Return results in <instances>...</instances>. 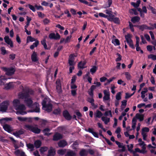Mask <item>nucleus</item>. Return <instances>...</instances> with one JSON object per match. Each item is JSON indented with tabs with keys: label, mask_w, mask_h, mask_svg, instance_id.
<instances>
[{
	"label": "nucleus",
	"mask_w": 156,
	"mask_h": 156,
	"mask_svg": "<svg viewBox=\"0 0 156 156\" xmlns=\"http://www.w3.org/2000/svg\"><path fill=\"white\" fill-rule=\"evenodd\" d=\"M86 64V61H84L83 62L81 61L78 63V68L80 69H83L85 68L84 66Z\"/></svg>",
	"instance_id": "18"
},
{
	"label": "nucleus",
	"mask_w": 156,
	"mask_h": 156,
	"mask_svg": "<svg viewBox=\"0 0 156 156\" xmlns=\"http://www.w3.org/2000/svg\"><path fill=\"white\" fill-rule=\"evenodd\" d=\"M16 40L17 42L19 44H20L21 43V41L20 38L19 37L18 34L16 35Z\"/></svg>",
	"instance_id": "63"
},
{
	"label": "nucleus",
	"mask_w": 156,
	"mask_h": 156,
	"mask_svg": "<svg viewBox=\"0 0 156 156\" xmlns=\"http://www.w3.org/2000/svg\"><path fill=\"white\" fill-rule=\"evenodd\" d=\"M126 76V78L128 80H129L131 79V76L130 73L128 72H125L124 73Z\"/></svg>",
	"instance_id": "41"
},
{
	"label": "nucleus",
	"mask_w": 156,
	"mask_h": 156,
	"mask_svg": "<svg viewBox=\"0 0 156 156\" xmlns=\"http://www.w3.org/2000/svg\"><path fill=\"white\" fill-rule=\"evenodd\" d=\"M115 16L113 15L112 14L108 16V20L112 22V20L115 18Z\"/></svg>",
	"instance_id": "52"
},
{
	"label": "nucleus",
	"mask_w": 156,
	"mask_h": 156,
	"mask_svg": "<svg viewBox=\"0 0 156 156\" xmlns=\"http://www.w3.org/2000/svg\"><path fill=\"white\" fill-rule=\"evenodd\" d=\"M136 44L135 45L136 47H137L139 46V42L140 41V38L138 36L136 37Z\"/></svg>",
	"instance_id": "54"
},
{
	"label": "nucleus",
	"mask_w": 156,
	"mask_h": 156,
	"mask_svg": "<svg viewBox=\"0 0 156 156\" xmlns=\"http://www.w3.org/2000/svg\"><path fill=\"white\" fill-rule=\"evenodd\" d=\"M31 59L33 62H35L38 60L37 57V53L34 51L31 56Z\"/></svg>",
	"instance_id": "15"
},
{
	"label": "nucleus",
	"mask_w": 156,
	"mask_h": 156,
	"mask_svg": "<svg viewBox=\"0 0 156 156\" xmlns=\"http://www.w3.org/2000/svg\"><path fill=\"white\" fill-rule=\"evenodd\" d=\"M48 148L46 147H41L40 149V151L41 154H43L44 152L46 151Z\"/></svg>",
	"instance_id": "31"
},
{
	"label": "nucleus",
	"mask_w": 156,
	"mask_h": 156,
	"mask_svg": "<svg viewBox=\"0 0 156 156\" xmlns=\"http://www.w3.org/2000/svg\"><path fill=\"white\" fill-rule=\"evenodd\" d=\"M110 95L104 96L103 98V101H107L110 99Z\"/></svg>",
	"instance_id": "62"
},
{
	"label": "nucleus",
	"mask_w": 156,
	"mask_h": 156,
	"mask_svg": "<svg viewBox=\"0 0 156 156\" xmlns=\"http://www.w3.org/2000/svg\"><path fill=\"white\" fill-rule=\"evenodd\" d=\"M66 151V149H60L58 151V153L61 155H64Z\"/></svg>",
	"instance_id": "39"
},
{
	"label": "nucleus",
	"mask_w": 156,
	"mask_h": 156,
	"mask_svg": "<svg viewBox=\"0 0 156 156\" xmlns=\"http://www.w3.org/2000/svg\"><path fill=\"white\" fill-rule=\"evenodd\" d=\"M3 127L4 129L9 133H10L13 130L12 127L8 124H5L3 126Z\"/></svg>",
	"instance_id": "13"
},
{
	"label": "nucleus",
	"mask_w": 156,
	"mask_h": 156,
	"mask_svg": "<svg viewBox=\"0 0 156 156\" xmlns=\"http://www.w3.org/2000/svg\"><path fill=\"white\" fill-rule=\"evenodd\" d=\"M17 119L18 120L20 121L23 122L27 120V118L26 117H18L17 118Z\"/></svg>",
	"instance_id": "50"
},
{
	"label": "nucleus",
	"mask_w": 156,
	"mask_h": 156,
	"mask_svg": "<svg viewBox=\"0 0 156 156\" xmlns=\"http://www.w3.org/2000/svg\"><path fill=\"white\" fill-rule=\"evenodd\" d=\"M112 43L115 46L119 45L120 44L119 41L118 39L112 40Z\"/></svg>",
	"instance_id": "32"
},
{
	"label": "nucleus",
	"mask_w": 156,
	"mask_h": 156,
	"mask_svg": "<svg viewBox=\"0 0 156 156\" xmlns=\"http://www.w3.org/2000/svg\"><path fill=\"white\" fill-rule=\"evenodd\" d=\"M116 99L117 100H119L121 99V93L120 92H119L116 94Z\"/></svg>",
	"instance_id": "46"
},
{
	"label": "nucleus",
	"mask_w": 156,
	"mask_h": 156,
	"mask_svg": "<svg viewBox=\"0 0 156 156\" xmlns=\"http://www.w3.org/2000/svg\"><path fill=\"white\" fill-rule=\"evenodd\" d=\"M3 70L6 72L5 74L8 76L12 75L16 71L15 69L12 67L10 68L3 67Z\"/></svg>",
	"instance_id": "5"
},
{
	"label": "nucleus",
	"mask_w": 156,
	"mask_h": 156,
	"mask_svg": "<svg viewBox=\"0 0 156 156\" xmlns=\"http://www.w3.org/2000/svg\"><path fill=\"white\" fill-rule=\"evenodd\" d=\"M62 138V136L61 134L57 133L53 136V140L54 141H58Z\"/></svg>",
	"instance_id": "14"
},
{
	"label": "nucleus",
	"mask_w": 156,
	"mask_h": 156,
	"mask_svg": "<svg viewBox=\"0 0 156 156\" xmlns=\"http://www.w3.org/2000/svg\"><path fill=\"white\" fill-rule=\"evenodd\" d=\"M140 20V18L138 16H135L133 17L131 19V21L133 23H135L136 22H138Z\"/></svg>",
	"instance_id": "20"
},
{
	"label": "nucleus",
	"mask_w": 156,
	"mask_h": 156,
	"mask_svg": "<svg viewBox=\"0 0 156 156\" xmlns=\"http://www.w3.org/2000/svg\"><path fill=\"white\" fill-rule=\"evenodd\" d=\"M42 105L43 108L44 107L46 106L47 104V99L44 98L42 102Z\"/></svg>",
	"instance_id": "47"
},
{
	"label": "nucleus",
	"mask_w": 156,
	"mask_h": 156,
	"mask_svg": "<svg viewBox=\"0 0 156 156\" xmlns=\"http://www.w3.org/2000/svg\"><path fill=\"white\" fill-rule=\"evenodd\" d=\"M148 58H151L154 60H156V55L151 54L148 56Z\"/></svg>",
	"instance_id": "42"
},
{
	"label": "nucleus",
	"mask_w": 156,
	"mask_h": 156,
	"mask_svg": "<svg viewBox=\"0 0 156 156\" xmlns=\"http://www.w3.org/2000/svg\"><path fill=\"white\" fill-rule=\"evenodd\" d=\"M24 128L27 130L31 131L36 134H39L41 132V129L37 127H34L32 125H26L25 126Z\"/></svg>",
	"instance_id": "3"
},
{
	"label": "nucleus",
	"mask_w": 156,
	"mask_h": 156,
	"mask_svg": "<svg viewBox=\"0 0 156 156\" xmlns=\"http://www.w3.org/2000/svg\"><path fill=\"white\" fill-rule=\"evenodd\" d=\"M61 112V110L59 108L54 110L53 113L54 114L56 115L59 114Z\"/></svg>",
	"instance_id": "35"
},
{
	"label": "nucleus",
	"mask_w": 156,
	"mask_h": 156,
	"mask_svg": "<svg viewBox=\"0 0 156 156\" xmlns=\"http://www.w3.org/2000/svg\"><path fill=\"white\" fill-rule=\"evenodd\" d=\"M102 115V113L100 111L98 110L96 111L94 116L95 118H100Z\"/></svg>",
	"instance_id": "30"
},
{
	"label": "nucleus",
	"mask_w": 156,
	"mask_h": 156,
	"mask_svg": "<svg viewBox=\"0 0 156 156\" xmlns=\"http://www.w3.org/2000/svg\"><path fill=\"white\" fill-rule=\"evenodd\" d=\"M50 131V129L48 128H46L44 129L43 130V132L44 134V135L45 136H49L50 135V133H48Z\"/></svg>",
	"instance_id": "24"
},
{
	"label": "nucleus",
	"mask_w": 156,
	"mask_h": 156,
	"mask_svg": "<svg viewBox=\"0 0 156 156\" xmlns=\"http://www.w3.org/2000/svg\"><path fill=\"white\" fill-rule=\"evenodd\" d=\"M36 39L32 37L31 36H28L27 38V42L29 41L33 42L36 41Z\"/></svg>",
	"instance_id": "40"
},
{
	"label": "nucleus",
	"mask_w": 156,
	"mask_h": 156,
	"mask_svg": "<svg viewBox=\"0 0 156 156\" xmlns=\"http://www.w3.org/2000/svg\"><path fill=\"white\" fill-rule=\"evenodd\" d=\"M18 96L20 99H26L30 97L29 92L27 91L24 92H22L19 94Z\"/></svg>",
	"instance_id": "8"
},
{
	"label": "nucleus",
	"mask_w": 156,
	"mask_h": 156,
	"mask_svg": "<svg viewBox=\"0 0 156 156\" xmlns=\"http://www.w3.org/2000/svg\"><path fill=\"white\" fill-rule=\"evenodd\" d=\"M104 115L106 116H108L109 115H110V117H112V115L111 110L106 111L104 113Z\"/></svg>",
	"instance_id": "44"
},
{
	"label": "nucleus",
	"mask_w": 156,
	"mask_h": 156,
	"mask_svg": "<svg viewBox=\"0 0 156 156\" xmlns=\"http://www.w3.org/2000/svg\"><path fill=\"white\" fill-rule=\"evenodd\" d=\"M48 154L47 156H54L55 154V151L54 149L52 147L50 148L49 150L48 151Z\"/></svg>",
	"instance_id": "16"
},
{
	"label": "nucleus",
	"mask_w": 156,
	"mask_h": 156,
	"mask_svg": "<svg viewBox=\"0 0 156 156\" xmlns=\"http://www.w3.org/2000/svg\"><path fill=\"white\" fill-rule=\"evenodd\" d=\"M16 55L14 54H12L9 55V58L12 60H14L15 58Z\"/></svg>",
	"instance_id": "60"
},
{
	"label": "nucleus",
	"mask_w": 156,
	"mask_h": 156,
	"mask_svg": "<svg viewBox=\"0 0 156 156\" xmlns=\"http://www.w3.org/2000/svg\"><path fill=\"white\" fill-rule=\"evenodd\" d=\"M1 50L2 52V54L3 55H5L6 54V50L5 48L4 47H2L1 48Z\"/></svg>",
	"instance_id": "51"
},
{
	"label": "nucleus",
	"mask_w": 156,
	"mask_h": 156,
	"mask_svg": "<svg viewBox=\"0 0 156 156\" xmlns=\"http://www.w3.org/2000/svg\"><path fill=\"white\" fill-rule=\"evenodd\" d=\"M98 69V67L96 66H93L90 69V72L92 74L95 73Z\"/></svg>",
	"instance_id": "28"
},
{
	"label": "nucleus",
	"mask_w": 156,
	"mask_h": 156,
	"mask_svg": "<svg viewBox=\"0 0 156 156\" xmlns=\"http://www.w3.org/2000/svg\"><path fill=\"white\" fill-rule=\"evenodd\" d=\"M48 122L47 121L44 119H41L40 121V125L41 127H44L46 126Z\"/></svg>",
	"instance_id": "22"
},
{
	"label": "nucleus",
	"mask_w": 156,
	"mask_h": 156,
	"mask_svg": "<svg viewBox=\"0 0 156 156\" xmlns=\"http://www.w3.org/2000/svg\"><path fill=\"white\" fill-rule=\"evenodd\" d=\"M101 119L102 121L104 122L105 124H107L109 122L110 119L104 116H103L101 118Z\"/></svg>",
	"instance_id": "29"
},
{
	"label": "nucleus",
	"mask_w": 156,
	"mask_h": 156,
	"mask_svg": "<svg viewBox=\"0 0 156 156\" xmlns=\"http://www.w3.org/2000/svg\"><path fill=\"white\" fill-rule=\"evenodd\" d=\"M34 145L36 148H39L41 145V142L39 140H36L34 142Z\"/></svg>",
	"instance_id": "21"
},
{
	"label": "nucleus",
	"mask_w": 156,
	"mask_h": 156,
	"mask_svg": "<svg viewBox=\"0 0 156 156\" xmlns=\"http://www.w3.org/2000/svg\"><path fill=\"white\" fill-rule=\"evenodd\" d=\"M112 21L113 22L117 24H119L120 23L119 19L117 17H115L112 20Z\"/></svg>",
	"instance_id": "43"
},
{
	"label": "nucleus",
	"mask_w": 156,
	"mask_h": 156,
	"mask_svg": "<svg viewBox=\"0 0 156 156\" xmlns=\"http://www.w3.org/2000/svg\"><path fill=\"white\" fill-rule=\"evenodd\" d=\"M63 115L66 119L70 120L72 119V116L67 110H65L63 112Z\"/></svg>",
	"instance_id": "11"
},
{
	"label": "nucleus",
	"mask_w": 156,
	"mask_h": 156,
	"mask_svg": "<svg viewBox=\"0 0 156 156\" xmlns=\"http://www.w3.org/2000/svg\"><path fill=\"white\" fill-rule=\"evenodd\" d=\"M17 131L20 135L23 134L25 132V130L23 129H21L20 130Z\"/></svg>",
	"instance_id": "59"
},
{
	"label": "nucleus",
	"mask_w": 156,
	"mask_h": 156,
	"mask_svg": "<svg viewBox=\"0 0 156 156\" xmlns=\"http://www.w3.org/2000/svg\"><path fill=\"white\" fill-rule=\"evenodd\" d=\"M0 85H4L6 80H7L8 78L5 76H1L0 77Z\"/></svg>",
	"instance_id": "19"
},
{
	"label": "nucleus",
	"mask_w": 156,
	"mask_h": 156,
	"mask_svg": "<svg viewBox=\"0 0 156 156\" xmlns=\"http://www.w3.org/2000/svg\"><path fill=\"white\" fill-rule=\"evenodd\" d=\"M142 133H145V132H148L149 131V129L148 127H145L142 129Z\"/></svg>",
	"instance_id": "56"
},
{
	"label": "nucleus",
	"mask_w": 156,
	"mask_h": 156,
	"mask_svg": "<svg viewBox=\"0 0 156 156\" xmlns=\"http://www.w3.org/2000/svg\"><path fill=\"white\" fill-rule=\"evenodd\" d=\"M139 30L142 31H144V30H153L154 28L151 27H148L146 24H142L140 25Z\"/></svg>",
	"instance_id": "12"
},
{
	"label": "nucleus",
	"mask_w": 156,
	"mask_h": 156,
	"mask_svg": "<svg viewBox=\"0 0 156 156\" xmlns=\"http://www.w3.org/2000/svg\"><path fill=\"white\" fill-rule=\"evenodd\" d=\"M25 103L27 106L29 108H32V109L30 111L31 112L38 113L40 112V109L39 104L37 102H35L33 104V101L30 98H27L24 100Z\"/></svg>",
	"instance_id": "1"
},
{
	"label": "nucleus",
	"mask_w": 156,
	"mask_h": 156,
	"mask_svg": "<svg viewBox=\"0 0 156 156\" xmlns=\"http://www.w3.org/2000/svg\"><path fill=\"white\" fill-rule=\"evenodd\" d=\"M72 37L71 35L67 36L66 37V39H65V43L69 42Z\"/></svg>",
	"instance_id": "55"
},
{
	"label": "nucleus",
	"mask_w": 156,
	"mask_h": 156,
	"mask_svg": "<svg viewBox=\"0 0 156 156\" xmlns=\"http://www.w3.org/2000/svg\"><path fill=\"white\" fill-rule=\"evenodd\" d=\"M131 36L129 34L125 36L126 40L129 47L132 49H134L135 47L133 44V41L131 38Z\"/></svg>",
	"instance_id": "6"
},
{
	"label": "nucleus",
	"mask_w": 156,
	"mask_h": 156,
	"mask_svg": "<svg viewBox=\"0 0 156 156\" xmlns=\"http://www.w3.org/2000/svg\"><path fill=\"white\" fill-rule=\"evenodd\" d=\"M20 103V101L18 99H15L13 101V106L15 108L17 107Z\"/></svg>",
	"instance_id": "34"
},
{
	"label": "nucleus",
	"mask_w": 156,
	"mask_h": 156,
	"mask_svg": "<svg viewBox=\"0 0 156 156\" xmlns=\"http://www.w3.org/2000/svg\"><path fill=\"white\" fill-rule=\"evenodd\" d=\"M76 153L73 151H68L65 156H75Z\"/></svg>",
	"instance_id": "26"
},
{
	"label": "nucleus",
	"mask_w": 156,
	"mask_h": 156,
	"mask_svg": "<svg viewBox=\"0 0 156 156\" xmlns=\"http://www.w3.org/2000/svg\"><path fill=\"white\" fill-rule=\"evenodd\" d=\"M135 117L136 119H139L140 121H143L144 119V115L138 113H137Z\"/></svg>",
	"instance_id": "23"
},
{
	"label": "nucleus",
	"mask_w": 156,
	"mask_h": 156,
	"mask_svg": "<svg viewBox=\"0 0 156 156\" xmlns=\"http://www.w3.org/2000/svg\"><path fill=\"white\" fill-rule=\"evenodd\" d=\"M77 56L74 54H71L69 55L68 61L69 66H74L75 65V58Z\"/></svg>",
	"instance_id": "7"
},
{
	"label": "nucleus",
	"mask_w": 156,
	"mask_h": 156,
	"mask_svg": "<svg viewBox=\"0 0 156 156\" xmlns=\"http://www.w3.org/2000/svg\"><path fill=\"white\" fill-rule=\"evenodd\" d=\"M15 109L17 110L16 112L17 114H20L23 115L27 114V112L24 111L26 110V108L25 105L23 104L19 105L15 108Z\"/></svg>",
	"instance_id": "2"
},
{
	"label": "nucleus",
	"mask_w": 156,
	"mask_h": 156,
	"mask_svg": "<svg viewBox=\"0 0 156 156\" xmlns=\"http://www.w3.org/2000/svg\"><path fill=\"white\" fill-rule=\"evenodd\" d=\"M49 38L50 39H54L58 40L60 38V36L58 33H56V34L54 33H51L49 34Z\"/></svg>",
	"instance_id": "9"
},
{
	"label": "nucleus",
	"mask_w": 156,
	"mask_h": 156,
	"mask_svg": "<svg viewBox=\"0 0 156 156\" xmlns=\"http://www.w3.org/2000/svg\"><path fill=\"white\" fill-rule=\"evenodd\" d=\"M37 13L38 16L39 17H41L42 18H43L44 17V14H42L41 12H37Z\"/></svg>",
	"instance_id": "61"
},
{
	"label": "nucleus",
	"mask_w": 156,
	"mask_h": 156,
	"mask_svg": "<svg viewBox=\"0 0 156 156\" xmlns=\"http://www.w3.org/2000/svg\"><path fill=\"white\" fill-rule=\"evenodd\" d=\"M25 6L26 7H28L29 9L31 10L33 12H35L36 11V10L35 9V5L34 6L30 4H28L26 5Z\"/></svg>",
	"instance_id": "37"
},
{
	"label": "nucleus",
	"mask_w": 156,
	"mask_h": 156,
	"mask_svg": "<svg viewBox=\"0 0 156 156\" xmlns=\"http://www.w3.org/2000/svg\"><path fill=\"white\" fill-rule=\"evenodd\" d=\"M131 11H132L133 12L135 15H136L138 14V13L136 10L134 9H132L130 10V12L131 13H133V12H131Z\"/></svg>",
	"instance_id": "57"
},
{
	"label": "nucleus",
	"mask_w": 156,
	"mask_h": 156,
	"mask_svg": "<svg viewBox=\"0 0 156 156\" xmlns=\"http://www.w3.org/2000/svg\"><path fill=\"white\" fill-rule=\"evenodd\" d=\"M56 89L58 93H60L62 92L61 86L56 85Z\"/></svg>",
	"instance_id": "53"
},
{
	"label": "nucleus",
	"mask_w": 156,
	"mask_h": 156,
	"mask_svg": "<svg viewBox=\"0 0 156 156\" xmlns=\"http://www.w3.org/2000/svg\"><path fill=\"white\" fill-rule=\"evenodd\" d=\"M27 147L28 149H30L31 151L34 150V146L32 144L30 143L27 144Z\"/></svg>",
	"instance_id": "36"
},
{
	"label": "nucleus",
	"mask_w": 156,
	"mask_h": 156,
	"mask_svg": "<svg viewBox=\"0 0 156 156\" xmlns=\"http://www.w3.org/2000/svg\"><path fill=\"white\" fill-rule=\"evenodd\" d=\"M78 1L81 3H83L85 4L88 5L89 6H91L92 5H91L90 4H89V3L87 1L85 0H78Z\"/></svg>",
	"instance_id": "49"
},
{
	"label": "nucleus",
	"mask_w": 156,
	"mask_h": 156,
	"mask_svg": "<svg viewBox=\"0 0 156 156\" xmlns=\"http://www.w3.org/2000/svg\"><path fill=\"white\" fill-rule=\"evenodd\" d=\"M115 143L116 144L118 145V146L119 148L122 147V146H124L123 145V144L121 143L120 142H118V141H115Z\"/></svg>",
	"instance_id": "58"
},
{
	"label": "nucleus",
	"mask_w": 156,
	"mask_h": 156,
	"mask_svg": "<svg viewBox=\"0 0 156 156\" xmlns=\"http://www.w3.org/2000/svg\"><path fill=\"white\" fill-rule=\"evenodd\" d=\"M116 55L118 56V57L116 59L115 61L117 62L121 61L122 59L121 55L118 53H117Z\"/></svg>",
	"instance_id": "48"
},
{
	"label": "nucleus",
	"mask_w": 156,
	"mask_h": 156,
	"mask_svg": "<svg viewBox=\"0 0 156 156\" xmlns=\"http://www.w3.org/2000/svg\"><path fill=\"white\" fill-rule=\"evenodd\" d=\"M67 144V142L64 140H61L58 143V146L60 147H64Z\"/></svg>",
	"instance_id": "17"
},
{
	"label": "nucleus",
	"mask_w": 156,
	"mask_h": 156,
	"mask_svg": "<svg viewBox=\"0 0 156 156\" xmlns=\"http://www.w3.org/2000/svg\"><path fill=\"white\" fill-rule=\"evenodd\" d=\"M35 7L37 10L43 11L44 10L43 7L41 5H38L37 4L35 5Z\"/></svg>",
	"instance_id": "45"
},
{
	"label": "nucleus",
	"mask_w": 156,
	"mask_h": 156,
	"mask_svg": "<svg viewBox=\"0 0 156 156\" xmlns=\"http://www.w3.org/2000/svg\"><path fill=\"white\" fill-rule=\"evenodd\" d=\"M79 154L80 156H84L87 154V151L84 149H83L80 152Z\"/></svg>",
	"instance_id": "27"
},
{
	"label": "nucleus",
	"mask_w": 156,
	"mask_h": 156,
	"mask_svg": "<svg viewBox=\"0 0 156 156\" xmlns=\"http://www.w3.org/2000/svg\"><path fill=\"white\" fill-rule=\"evenodd\" d=\"M52 105L51 104H48L46 105V106L44 107L43 108H45V110L48 112H51L52 109Z\"/></svg>",
	"instance_id": "25"
},
{
	"label": "nucleus",
	"mask_w": 156,
	"mask_h": 156,
	"mask_svg": "<svg viewBox=\"0 0 156 156\" xmlns=\"http://www.w3.org/2000/svg\"><path fill=\"white\" fill-rule=\"evenodd\" d=\"M4 40L5 43L8 45H9L11 48H13V42L8 36H5L4 37Z\"/></svg>",
	"instance_id": "10"
},
{
	"label": "nucleus",
	"mask_w": 156,
	"mask_h": 156,
	"mask_svg": "<svg viewBox=\"0 0 156 156\" xmlns=\"http://www.w3.org/2000/svg\"><path fill=\"white\" fill-rule=\"evenodd\" d=\"M76 113L79 118L81 117L82 116L80 112L78 110H77V111L76 112Z\"/></svg>",
	"instance_id": "64"
},
{
	"label": "nucleus",
	"mask_w": 156,
	"mask_h": 156,
	"mask_svg": "<svg viewBox=\"0 0 156 156\" xmlns=\"http://www.w3.org/2000/svg\"><path fill=\"white\" fill-rule=\"evenodd\" d=\"M9 102L8 101H4L0 104V111L2 112H6Z\"/></svg>",
	"instance_id": "4"
},
{
	"label": "nucleus",
	"mask_w": 156,
	"mask_h": 156,
	"mask_svg": "<svg viewBox=\"0 0 156 156\" xmlns=\"http://www.w3.org/2000/svg\"><path fill=\"white\" fill-rule=\"evenodd\" d=\"M12 87V83L9 82L6 84L5 86V88L6 90H8Z\"/></svg>",
	"instance_id": "33"
},
{
	"label": "nucleus",
	"mask_w": 156,
	"mask_h": 156,
	"mask_svg": "<svg viewBox=\"0 0 156 156\" xmlns=\"http://www.w3.org/2000/svg\"><path fill=\"white\" fill-rule=\"evenodd\" d=\"M127 101L126 100H123L122 101V105L121 106V109L123 110L126 106L127 105Z\"/></svg>",
	"instance_id": "38"
}]
</instances>
